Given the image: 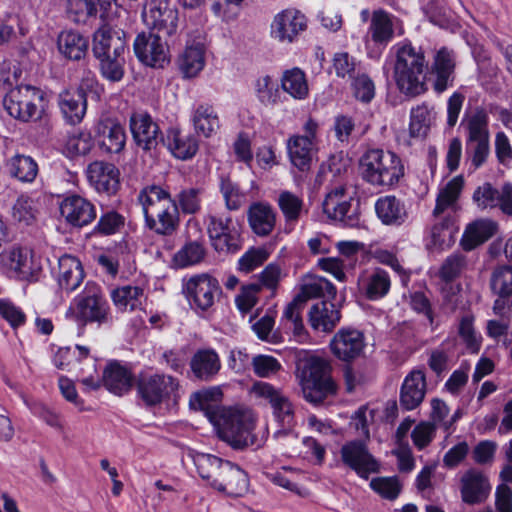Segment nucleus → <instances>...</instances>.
Returning a JSON list of instances; mask_svg holds the SVG:
<instances>
[{
    "label": "nucleus",
    "instance_id": "nucleus-1",
    "mask_svg": "<svg viewBox=\"0 0 512 512\" xmlns=\"http://www.w3.org/2000/svg\"><path fill=\"white\" fill-rule=\"evenodd\" d=\"M195 397L199 401L200 409L205 412L209 421L216 427L221 440L234 449H243L254 444L255 419L250 410L214 409L207 404V393H197Z\"/></svg>",
    "mask_w": 512,
    "mask_h": 512
},
{
    "label": "nucleus",
    "instance_id": "nucleus-2",
    "mask_svg": "<svg viewBox=\"0 0 512 512\" xmlns=\"http://www.w3.org/2000/svg\"><path fill=\"white\" fill-rule=\"evenodd\" d=\"M199 476L207 484L228 496H242L248 490V476L230 461L211 454L199 453L194 457Z\"/></svg>",
    "mask_w": 512,
    "mask_h": 512
},
{
    "label": "nucleus",
    "instance_id": "nucleus-3",
    "mask_svg": "<svg viewBox=\"0 0 512 512\" xmlns=\"http://www.w3.org/2000/svg\"><path fill=\"white\" fill-rule=\"evenodd\" d=\"M138 201L150 230L162 236H170L177 230L179 209L168 191L161 186L150 185L140 191Z\"/></svg>",
    "mask_w": 512,
    "mask_h": 512
},
{
    "label": "nucleus",
    "instance_id": "nucleus-4",
    "mask_svg": "<svg viewBox=\"0 0 512 512\" xmlns=\"http://www.w3.org/2000/svg\"><path fill=\"white\" fill-rule=\"evenodd\" d=\"M428 62L421 48L410 43L397 47L393 78L400 91L407 97H416L425 93L427 87Z\"/></svg>",
    "mask_w": 512,
    "mask_h": 512
},
{
    "label": "nucleus",
    "instance_id": "nucleus-5",
    "mask_svg": "<svg viewBox=\"0 0 512 512\" xmlns=\"http://www.w3.org/2000/svg\"><path fill=\"white\" fill-rule=\"evenodd\" d=\"M363 179L373 186L393 187L405 175L401 158L392 151L370 149L360 159Z\"/></svg>",
    "mask_w": 512,
    "mask_h": 512
},
{
    "label": "nucleus",
    "instance_id": "nucleus-6",
    "mask_svg": "<svg viewBox=\"0 0 512 512\" xmlns=\"http://www.w3.org/2000/svg\"><path fill=\"white\" fill-rule=\"evenodd\" d=\"M67 315H71L83 326L87 323L102 325L110 320V309L101 288L93 282H88L83 294L75 299V307H70Z\"/></svg>",
    "mask_w": 512,
    "mask_h": 512
},
{
    "label": "nucleus",
    "instance_id": "nucleus-7",
    "mask_svg": "<svg viewBox=\"0 0 512 512\" xmlns=\"http://www.w3.org/2000/svg\"><path fill=\"white\" fill-rule=\"evenodd\" d=\"M44 93L31 85H19L12 88L3 100V105L10 116L29 122L40 119L43 113Z\"/></svg>",
    "mask_w": 512,
    "mask_h": 512
},
{
    "label": "nucleus",
    "instance_id": "nucleus-8",
    "mask_svg": "<svg viewBox=\"0 0 512 512\" xmlns=\"http://www.w3.org/2000/svg\"><path fill=\"white\" fill-rule=\"evenodd\" d=\"M183 292L189 302L202 311L211 308L221 294L219 281L208 273L196 274L185 280Z\"/></svg>",
    "mask_w": 512,
    "mask_h": 512
},
{
    "label": "nucleus",
    "instance_id": "nucleus-9",
    "mask_svg": "<svg viewBox=\"0 0 512 512\" xmlns=\"http://www.w3.org/2000/svg\"><path fill=\"white\" fill-rule=\"evenodd\" d=\"M138 393L147 406H155L170 398H176L179 388L177 379L170 375L154 374L141 376Z\"/></svg>",
    "mask_w": 512,
    "mask_h": 512
},
{
    "label": "nucleus",
    "instance_id": "nucleus-10",
    "mask_svg": "<svg viewBox=\"0 0 512 512\" xmlns=\"http://www.w3.org/2000/svg\"><path fill=\"white\" fill-rule=\"evenodd\" d=\"M207 232L218 252L235 253L241 248L240 232L230 216L209 215Z\"/></svg>",
    "mask_w": 512,
    "mask_h": 512
},
{
    "label": "nucleus",
    "instance_id": "nucleus-11",
    "mask_svg": "<svg viewBox=\"0 0 512 512\" xmlns=\"http://www.w3.org/2000/svg\"><path fill=\"white\" fill-rule=\"evenodd\" d=\"M345 185H338L332 188L326 195L322 207L328 218L339 221L346 227H356L360 218L356 209H352Z\"/></svg>",
    "mask_w": 512,
    "mask_h": 512
},
{
    "label": "nucleus",
    "instance_id": "nucleus-12",
    "mask_svg": "<svg viewBox=\"0 0 512 512\" xmlns=\"http://www.w3.org/2000/svg\"><path fill=\"white\" fill-rule=\"evenodd\" d=\"M250 392L255 398L267 402L272 408L274 416L284 426H291L294 418V408L289 398L280 388L268 382L256 381L251 386Z\"/></svg>",
    "mask_w": 512,
    "mask_h": 512
},
{
    "label": "nucleus",
    "instance_id": "nucleus-13",
    "mask_svg": "<svg viewBox=\"0 0 512 512\" xmlns=\"http://www.w3.org/2000/svg\"><path fill=\"white\" fill-rule=\"evenodd\" d=\"M307 29V19L303 13L294 8L277 13L270 25V36L284 44L293 43Z\"/></svg>",
    "mask_w": 512,
    "mask_h": 512
},
{
    "label": "nucleus",
    "instance_id": "nucleus-14",
    "mask_svg": "<svg viewBox=\"0 0 512 512\" xmlns=\"http://www.w3.org/2000/svg\"><path fill=\"white\" fill-rule=\"evenodd\" d=\"M96 84L93 75L82 79L81 84L75 90H66L59 96V107L64 119L72 124H79L87 110L86 90L92 89Z\"/></svg>",
    "mask_w": 512,
    "mask_h": 512
},
{
    "label": "nucleus",
    "instance_id": "nucleus-15",
    "mask_svg": "<svg viewBox=\"0 0 512 512\" xmlns=\"http://www.w3.org/2000/svg\"><path fill=\"white\" fill-rule=\"evenodd\" d=\"M136 57L143 64L162 68L169 62L167 44L159 35L153 33H140L133 44Z\"/></svg>",
    "mask_w": 512,
    "mask_h": 512
},
{
    "label": "nucleus",
    "instance_id": "nucleus-16",
    "mask_svg": "<svg viewBox=\"0 0 512 512\" xmlns=\"http://www.w3.org/2000/svg\"><path fill=\"white\" fill-rule=\"evenodd\" d=\"M473 202L481 210L499 208L501 212L512 217V184L505 183L496 189L485 182L477 187L472 196Z\"/></svg>",
    "mask_w": 512,
    "mask_h": 512
},
{
    "label": "nucleus",
    "instance_id": "nucleus-17",
    "mask_svg": "<svg viewBox=\"0 0 512 512\" xmlns=\"http://www.w3.org/2000/svg\"><path fill=\"white\" fill-rule=\"evenodd\" d=\"M126 46V35L121 29L103 25L93 34L92 52L97 59L121 56Z\"/></svg>",
    "mask_w": 512,
    "mask_h": 512
},
{
    "label": "nucleus",
    "instance_id": "nucleus-18",
    "mask_svg": "<svg viewBox=\"0 0 512 512\" xmlns=\"http://www.w3.org/2000/svg\"><path fill=\"white\" fill-rule=\"evenodd\" d=\"M340 453L343 463L362 478L367 479L370 474L379 471V463L360 441H352L343 445Z\"/></svg>",
    "mask_w": 512,
    "mask_h": 512
},
{
    "label": "nucleus",
    "instance_id": "nucleus-19",
    "mask_svg": "<svg viewBox=\"0 0 512 512\" xmlns=\"http://www.w3.org/2000/svg\"><path fill=\"white\" fill-rule=\"evenodd\" d=\"M89 184L98 192L114 195L120 187L119 169L112 163L96 160L86 170Z\"/></svg>",
    "mask_w": 512,
    "mask_h": 512
},
{
    "label": "nucleus",
    "instance_id": "nucleus-20",
    "mask_svg": "<svg viewBox=\"0 0 512 512\" xmlns=\"http://www.w3.org/2000/svg\"><path fill=\"white\" fill-rule=\"evenodd\" d=\"M129 124L133 139L139 148L144 151L156 149L162 138L158 124L148 113H133Z\"/></svg>",
    "mask_w": 512,
    "mask_h": 512
},
{
    "label": "nucleus",
    "instance_id": "nucleus-21",
    "mask_svg": "<svg viewBox=\"0 0 512 512\" xmlns=\"http://www.w3.org/2000/svg\"><path fill=\"white\" fill-rule=\"evenodd\" d=\"M61 216L74 227H84L92 223L97 216L96 208L88 199L72 194L60 203Z\"/></svg>",
    "mask_w": 512,
    "mask_h": 512
},
{
    "label": "nucleus",
    "instance_id": "nucleus-22",
    "mask_svg": "<svg viewBox=\"0 0 512 512\" xmlns=\"http://www.w3.org/2000/svg\"><path fill=\"white\" fill-rule=\"evenodd\" d=\"M2 265L19 280H30L35 273L33 251L28 247L12 246L0 255Z\"/></svg>",
    "mask_w": 512,
    "mask_h": 512
},
{
    "label": "nucleus",
    "instance_id": "nucleus-23",
    "mask_svg": "<svg viewBox=\"0 0 512 512\" xmlns=\"http://www.w3.org/2000/svg\"><path fill=\"white\" fill-rule=\"evenodd\" d=\"M330 347L338 359L349 362L362 354L365 347L364 336L355 329H340L333 336Z\"/></svg>",
    "mask_w": 512,
    "mask_h": 512
},
{
    "label": "nucleus",
    "instance_id": "nucleus-24",
    "mask_svg": "<svg viewBox=\"0 0 512 512\" xmlns=\"http://www.w3.org/2000/svg\"><path fill=\"white\" fill-rule=\"evenodd\" d=\"M460 483L461 498L466 504H480L488 498L491 492L488 477L476 469L467 470L461 477Z\"/></svg>",
    "mask_w": 512,
    "mask_h": 512
},
{
    "label": "nucleus",
    "instance_id": "nucleus-25",
    "mask_svg": "<svg viewBox=\"0 0 512 512\" xmlns=\"http://www.w3.org/2000/svg\"><path fill=\"white\" fill-rule=\"evenodd\" d=\"M148 6L145 15L153 28L168 36L175 34L178 27L177 8L171 6L168 0H150Z\"/></svg>",
    "mask_w": 512,
    "mask_h": 512
},
{
    "label": "nucleus",
    "instance_id": "nucleus-26",
    "mask_svg": "<svg viewBox=\"0 0 512 512\" xmlns=\"http://www.w3.org/2000/svg\"><path fill=\"white\" fill-rule=\"evenodd\" d=\"M426 377L422 370L411 371L404 379L400 390L399 402L403 409H416L426 394Z\"/></svg>",
    "mask_w": 512,
    "mask_h": 512
},
{
    "label": "nucleus",
    "instance_id": "nucleus-27",
    "mask_svg": "<svg viewBox=\"0 0 512 512\" xmlns=\"http://www.w3.org/2000/svg\"><path fill=\"white\" fill-rule=\"evenodd\" d=\"M455 55L446 47L440 48L433 57L431 71L435 75L433 88L437 93L444 92L454 79Z\"/></svg>",
    "mask_w": 512,
    "mask_h": 512
},
{
    "label": "nucleus",
    "instance_id": "nucleus-28",
    "mask_svg": "<svg viewBox=\"0 0 512 512\" xmlns=\"http://www.w3.org/2000/svg\"><path fill=\"white\" fill-rule=\"evenodd\" d=\"M277 214L266 202H254L247 210V219L251 230L260 237L272 233L276 225Z\"/></svg>",
    "mask_w": 512,
    "mask_h": 512
},
{
    "label": "nucleus",
    "instance_id": "nucleus-29",
    "mask_svg": "<svg viewBox=\"0 0 512 512\" xmlns=\"http://www.w3.org/2000/svg\"><path fill=\"white\" fill-rule=\"evenodd\" d=\"M358 285L367 299L376 301L388 294L391 280L385 270L376 268L370 272H363L358 278Z\"/></svg>",
    "mask_w": 512,
    "mask_h": 512
},
{
    "label": "nucleus",
    "instance_id": "nucleus-30",
    "mask_svg": "<svg viewBox=\"0 0 512 512\" xmlns=\"http://www.w3.org/2000/svg\"><path fill=\"white\" fill-rule=\"evenodd\" d=\"M464 186V178L456 176L451 179L442 189L436 198V205L433 210L434 218H443V216L453 217L457 210V201Z\"/></svg>",
    "mask_w": 512,
    "mask_h": 512
},
{
    "label": "nucleus",
    "instance_id": "nucleus-31",
    "mask_svg": "<svg viewBox=\"0 0 512 512\" xmlns=\"http://www.w3.org/2000/svg\"><path fill=\"white\" fill-rule=\"evenodd\" d=\"M84 280V270L81 262L74 256L63 255L58 261V285L62 290L72 292Z\"/></svg>",
    "mask_w": 512,
    "mask_h": 512
},
{
    "label": "nucleus",
    "instance_id": "nucleus-32",
    "mask_svg": "<svg viewBox=\"0 0 512 512\" xmlns=\"http://www.w3.org/2000/svg\"><path fill=\"white\" fill-rule=\"evenodd\" d=\"M340 311L331 302L320 301L309 311V323L315 331L330 333L340 321Z\"/></svg>",
    "mask_w": 512,
    "mask_h": 512
},
{
    "label": "nucleus",
    "instance_id": "nucleus-33",
    "mask_svg": "<svg viewBox=\"0 0 512 512\" xmlns=\"http://www.w3.org/2000/svg\"><path fill=\"white\" fill-rule=\"evenodd\" d=\"M290 162L300 171L310 168L315 155L314 144L309 136L293 135L287 140Z\"/></svg>",
    "mask_w": 512,
    "mask_h": 512
},
{
    "label": "nucleus",
    "instance_id": "nucleus-34",
    "mask_svg": "<svg viewBox=\"0 0 512 512\" xmlns=\"http://www.w3.org/2000/svg\"><path fill=\"white\" fill-rule=\"evenodd\" d=\"M497 230L498 224L494 220L478 219L466 227L461 246L464 250L471 251L494 236Z\"/></svg>",
    "mask_w": 512,
    "mask_h": 512
},
{
    "label": "nucleus",
    "instance_id": "nucleus-35",
    "mask_svg": "<svg viewBox=\"0 0 512 512\" xmlns=\"http://www.w3.org/2000/svg\"><path fill=\"white\" fill-rule=\"evenodd\" d=\"M114 0H65V11L73 22L86 23L99 10L107 11Z\"/></svg>",
    "mask_w": 512,
    "mask_h": 512
},
{
    "label": "nucleus",
    "instance_id": "nucleus-36",
    "mask_svg": "<svg viewBox=\"0 0 512 512\" xmlns=\"http://www.w3.org/2000/svg\"><path fill=\"white\" fill-rule=\"evenodd\" d=\"M375 211L385 225L400 226L408 218L403 202L392 195L380 197L375 203Z\"/></svg>",
    "mask_w": 512,
    "mask_h": 512
},
{
    "label": "nucleus",
    "instance_id": "nucleus-37",
    "mask_svg": "<svg viewBox=\"0 0 512 512\" xmlns=\"http://www.w3.org/2000/svg\"><path fill=\"white\" fill-rule=\"evenodd\" d=\"M126 143L124 127L118 123L106 121L98 127V144L102 151L108 154L120 153Z\"/></svg>",
    "mask_w": 512,
    "mask_h": 512
},
{
    "label": "nucleus",
    "instance_id": "nucleus-38",
    "mask_svg": "<svg viewBox=\"0 0 512 512\" xmlns=\"http://www.w3.org/2000/svg\"><path fill=\"white\" fill-rule=\"evenodd\" d=\"M163 141L174 157L181 160L192 158L198 151L196 138L175 128L168 130Z\"/></svg>",
    "mask_w": 512,
    "mask_h": 512
},
{
    "label": "nucleus",
    "instance_id": "nucleus-39",
    "mask_svg": "<svg viewBox=\"0 0 512 512\" xmlns=\"http://www.w3.org/2000/svg\"><path fill=\"white\" fill-rule=\"evenodd\" d=\"M190 367L197 379L209 381L219 372L221 362L213 349H200L193 355Z\"/></svg>",
    "mask_w": 512,
    "mask_h": 512
},
{
    "label": "nucleus",
    "instance_id": "nucleus-40",
    "mask_svg": "<svg viewBox=\"0 0 512 512\" xmlns=\"http://www.w3.org/2000/svg\"><path fill=\"white\" fill-rule=\"evenodd\" d=\"M57 44L63 56L71 60H80L86 55L89 42L79 32L66 30L59 34Z\"/></svg>",
    "mask_w": 512,
    "mask_h": 512
},
{
    "label": "nucleus",
    "instance_id": "nucleus-41",
    "mask_svg": "<svg viewBox=\"0 0 512 512\" xmlns=\"http://www.w3.org/2000/svg\"><path fill=\"white\" fill-rule=\"evenodd\" d=\"M336 293L335 286L329 280L320 276H308L304 279L296 297L304 304L307 300L313 298L327 297L334 299Z\"/></svg>",
    "mask_w": 512,
    "mask_h": 512
},
{
    "label": "nucleus",
    "instance_id": "nucleus-42",
    "mask_svg": "<svg viewBox=\"0 0 512 512\" xmlns=\"http://www.w3.org/2000/svg\"><path fill=\"white\" fill-rule=\"evenodd\" d=\"M111 297L115 306L121 311L141 309L146 300L143 288L131 285L114 289Z\"/></svg>",
    "mask_w": 512,
    "mask_h": 512
},
{
    "label": "nucleus",
    "instance_id": "nucleus-43",
    "mask_svg": "<svg viewBox=\"0 0 512 512\" xmlns=\"http://www.w3.org/2000/svg\"><path fill=\"white\" fill-rule=\"evenodd\" d=\"M6 167L11 177L25 183L33 182L38 174L36 161L24 154H15L9 158Z\"/></svg>",
    "mask_w": 512,
    "mask_h": 512
},
{
    "label": "nucleus",
    "instance_id": "nucleus-44",
    "mask_svg": "<svg viewBox=\"0 0 512 512\" xmlns=\"http://www.w3.org/2000/svg\"><path fill=\"white\" fill-rule=\"evenodd\" d=\"M103 384L112 393L122 395L132 385L130 372L118 363H111L103 373Z\"/></svg>",
    "mask_w": 512,
    "mask_h": 512
},
{
    "label": "nucleus",
    "instance_id": "nucleus-45",
    "mask_svg": "<svg viewBox=\"0 0 512 512\" xmlns=\"http://www.w3.org/2000/svg\"><path fill=\"white\" fill-rule=\"evenodd\" d=\"M277 204L287 225L295 224L307 213L303 199L290 191L280 192Z\"/></svg>",
    "mask_w": 512,
    "mask_h": 512
},
{
    "label": "nucleus",
    "instance_id": "nucleus-46",
    "mask_svg": "<svg viewBox=\"0 0 512 512\" xmlns=\"http://www.w3.org/2000/svg\"><path fill=\"white\" fill-rule=\"evenodd\" d=\"M489 116L485 109L476 108L471 114L466 115L462 121L467 131V142L474 140L489 139Z\"/></svg>",
    "mask_w": 512,
    "mask_h": 512
},
{
    "label": "nucleus",
    "instance_id": "nucleus-47",
    "mask_svg": "<svg viewBox=\"0 0 512 512\" xmlns=\"http://www.w3.org/2000/svg\"><path fill=\"white\" fill-rule=\"evenodd\" d=\"M281 86L294 99H305L309 93L305 73L299 68L286 70L281 79Z\"/></svg>",
    "mask_w": 512,
    "mask_h": 512
},
{
    "label": "nucleus",
    "instance_id": "nucleus-48",
    "mask_svg": "<svg viewBox=\"0 0 512 512\" xmlns=\"http://www.w3.org/2000/svg\"><path fill=\"white\" fill-rule=\"evenodd\" d=\"M192 120L196 131L205 137H210L220 127L217 113L207 104H201L195 109Z\"/></svg>",
    "mask_w": 512,
    "mask_h": 512
},
{
    "label": "nucleus",
    "instance_id": "nucleus-49",
    "mask_svg": "<svg viewBox=\"0 0 512 512\" xmlns=\"http://www.w3.org/2000/svg\"><path fill=\"white\" fill-rule=\"evenodd\" d=\"M300 385L305 400L314 405L322 403L327 397L334 395L337 390V386L333 380L321 382L300 380Z\"/></svg>",
    "mask_w": 512,
    "mask_h": 512
},
{
    "label": "nucleus",
    "instance_id": "nucleus-50",
    "mask_svg": "<svg viewBox=\"0 0 512 512\" xmlns=\"http://www.w3.org/2000/svg\"><path fill=\"white\" fill-rule=\"evenodd\" d=\"M204 65V48L200 44L186 47L179 58V67L186 77L196 76Z\"/></svg>",
    "mask_w": 512,
    "mask_h": 512
},
{
    "label": "nucleus",
    "instance_id": "nucleus-51",
    "mask_svg": "<svg viewBox=\"0 0 512 512\" xmlns=\"http://www.w3.org/2000/svg\"><path fill=\"white\" fill-rule=\"evenodd\" d=\"M38 216V209L34 201L27 196L17 198L11 209V217L21 226L33 225Z\"/></svg>",
    "mask_w": 512,
    "mask_h": 512
},
{
    "label": "nucleus",
    "instance_id": "nucleus-52",
    "mask_svg": "<svg viewBox=\"0 0 512 512\" xmlns=\"http://www.w3.org/2000/svg\"><path fill=\"white\" fill-rule=\"evenodd\" d=\"M370 31L376 43H387L393 37L391 18L384 10H376L372 14Z\"/></svg>",
    "mask_w": 512,
    "mask_h": 512
},
{
    "label": "nucleus",
    "instance_id": "nucleus-53",
    "mask_svg": "<svg viewBox=\"0 0 512 512\" xmlns=\"http://www.w3.org/2000/svg\"><path fill=\"white\" fill-rule=\"evenodd\" d=\"M204 190L199 187L183 188L176 196V204L183 214L194 215L200 212L202 207V195Z\"/></svg>",
    "mask_w": 512,
    "mask_h": 512
},
{
    "label": "nucleus",
    "instance_id": "nucleus-54",
    "mask_svg": "<svg viewBox=\"0 0 512 512\" xmlns=\"http://www.w3.org/2000/svg\"><path fill=\"white\" fill-rule=\"evenodd\" d=\"M431 111L426 104L418 105L411 110L409 133L413 138H424L430 127Z\"/></svg>",
    "mask_w": 512,
    "mask_h": 512
},
{
    "label": "nucleus",
    "instance_id": "nucleus-55",
    "mask_svg": "<svg viewBox=\"0 0 512 512\" xmlns=\"http://www.w3.org/2000/svg\"><path fill=\"white\" fill-rule=\"evenodd\" d=\"M490 286L497 295L512 296V266L495 268L491 274Z\"/></svg>",
    "mask_w": 512,
    "mask_h": 512
},
{
    "label": "nucleus",
    "instance_id": "nucleus-56",
    "mask_svg": "<svg viewBox=\"0 0 512 512\" xmlns=\"http://www.w3.org/2000/svg\"><path fill=\"white\" fill-rule=\"evenodd\" d=\"M220 192L228 210H238L245 203V193L229 177H221Z\"/></svg>",
    "mask_w": 512,
    "mask_h": 512
},
{
    "label": "nucleus",
    "instance_id": "nucleus-57",
    "mask_svg": "<svg viewBox=\"0 0 512 512\" xmlns=\"http://www.w3.org/2000/svg\"><path fill=\"white\" fill-rule=\"evenodd\" d=\"M329 371L330 367L325 360L319 357H311L303 368L301 380L312 382L332 380Z\"/></svg>",
    "mask_w": 512,
    "mask_h": 512
},
{
    "label": "nucleus",
    "instance_id": "nucleus-58",
    "mask_svg": "<svg viewBox=\"0 0 512 512\" xmlns=\"http://www.w3.org/2000/svg\"><path fill=\"white\" fill-rule=\"evenodd\" d=\"M458 335L470 353H478L481 347V336L475 331L473 318L464 316L458 326Z\"/></svg>",
    "mask_w": 512,
    "mask_h": 512
},
{
    "label": "nucleus",
    "instance_id": "nucleus-59",
    "mask_svg": "<svg viewBox=\"0 0 512 512\" xmlns=\"http://www.w3.org/2000/svg\"><path fill=\"white\" fill-rule=\"evenodd\" d=\"M102 76L110 82H119L124 77L123 55L98 59Z\"/></svg>",
    "mask_w": 512,
    "mask_h": 512
},
{
    "label": "nucleus",
    "instance_id": "nucleus-60",
    "mask_svg": "<svg viewBox=\"0 0 512 512\" xmlns=\"http://www.w3.org/2000/svg\"><path fill=\"white\" fill-rule=\"evenodd\" d=\"M205 256L203 245L197 241L184 245L175 255V261L181 267L197 264Z\"/></svg>",
    "mask_w": 512,
    "mask_h": 512
},
{
    "label": "nucleus",
    "instance_id": "nucleus-61",
    "mask_svg": "<svg viewBox=\"0 0 512 512\" xmlns=\"http://www.w3.org/2000/svg\"><path fill=\"white\" fill-rule=\"evenodd\" d=\"M94 146L92 135L88 131H79L70 136L66 142V149L72 156L87 155Z\"/></svg>",
    "mask_w": 512,
    "mask_h": 512
},
{
    "label": "nucleus",
    "instance_id": "nucleus-62",
    "mask_svg": "<svg viewBox=\"0 0 512 512\" xmlns=\"http://www.w3.org/2000/svg\"><path fill=\"white\" fill-rule=\"evenodd\" d=\"M370 487L381 497L395 500L401 491V484L396 477H376L370 481Z\"/></svg>",
    "mask_w": 512,
    "mask_h": 512
},
{
    "label": "nucleus",
    "instance_id": "nucleus-63",
    "mask_svg": "<svg viewBox=\"0 0 512 512\" xmlns=\"http://www.w3.org/2000/svg\"><path fill=\"white\" fill-rule=\"evenodd\" d=\"M251 364L255 375L260 378H269L282 368L281 363L270 355H256L252 358Z\"/></svg>",
    "mask_w": 512,
    "mask_h": 512
},
{
    "label": "nucleus",
    "instance_id": "nucleus-64",
    "mask_svg": "<svg viewBox=\"0 0 512 512\" xmlns=\"http://www.w3.org/2000/svg\"><path fill=\"white\" fill-rule=\"evenodd\" d=\"M268 252L264 248L249 249L238 261V270L250 273L260 267L267 259Z\"/></svg>",
    "mask_w": 512,
    "mask_h": 512
}]
</instances>
